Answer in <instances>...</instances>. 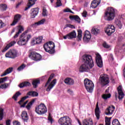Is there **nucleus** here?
Returning <instances> with one entry per match:
<instances>
[{"label": "nucleus", "mask_w": 125, "mask_h": 125, "mask_svg": "<svg viewBox=\"0 0 125 125\" xmlns=\"http://www.w3.org/2000/svg\"><path fill=\"white\" fill-rule=\"evenodd\" d=\"M82 61L83 63L80 67L79 71L81 73L88 72L90 69H92L94 66V62L90 55L84 54L82 57Z\"/></svg>", "instance_id": "nucleus-1"}, {"label": "nucleus", "mask_w": 125, "mask_h": 125, "mask_svg": "<svg viewBox=\"0 0 125 125\" xmlns=\"http://www.w3.org/2000/svg\"><path fill=\"white\" fill-rule=\"evenodd\" d=\"M43 48L49 54H53L55 53V44L52 41H50L45 43L43 45Z\"/></svg>", "instance_id": "nucleus-2"}, {"label": "nucleus", "mask_w": 125, "mask_h": 125, "mask_svg": "<svg viewBox=\"0 0 125 125\" xmlns=\"http://www.w3.org/2000/svg\"><path fill=\"white\" fill-rule=\"evenodd\" d=\"M27 33H28V30L25 31L20 36L21 39L18 42V44H19V45H25L27 44V42H29L30 39L32 38L31 34L25 36Z\"/></svg>", "instance_id": "nucleus-3"}, {"label": "nucleus", "mask_w": 125, "mask_h": 125, "mask_svg": "<svg viewBox=\"0 0 125 125\" xmlns=\"http://www.w3.org/2000/svg\"><path fill=\"white\" fill-rule=\"evenodd\" d=\"M115 9L112 7L108 8L105 13V16L107 17V21H112L115 18Z\"/></svg>", "instance_id": "nucleus-4"}, {"label": "nucleus", "mask_w": 125, "mask_h": 125, "mask_svg": "<svg viewBox=\"0 0 125 125\" xmlns=\"http://www.w3.org/2000/svg\"><path fill=\"white\" fill-rule=\"evenodd\" d=\"M84 86L88 92L91 93L93 91V88H94V84L91 80L88 79H85L84 80Z\"/></svg>", "instance_id": "nucleus-5"}, {"label": "nucleus", "mask_w": 125, "mask_h": 125, "mask_svg": "<svg viewBox=\"0 0 125 125\" xmlns=\"http://www.w3.org/2000/svg\"><path fill=\"white\" fill-rule=\"evenodd\" d=\"M35 112L38 115H43L47 112V108L43 104H41L39 105H37L35 107Z\"/></svg>", "instance_id": "nucleus-6"}, {"label": "nucleus", "mask_w": 125, "mask_h": 125, "mask_svg": "<svg viewBox=\"0 0 125 125\" xmlns=\"http://www.w3.org/2000/svg\"><path fill=\"white\" fill-rule=\"evenodd\" d=\"M59 124L61 125H72V120L69 116H65L59 119Z\"/></svg>", "instance_id": "nucleus-7"}, {"label": "nucleus", "mask_w": 125, "mask_h": 125, "mask_svg": "<svg viewBox=\"0 0 125 125\" xmlns=\"http://www.w3.org/2000/svg\"><path fill=\"white\" fill-rule=\"evenodd\" d=\"M99 80L102 85H106V84H108V83H110L109 77H108V75L106 74L101 75L100 77Z\"/></svg>", "instance_id": "nucleus-8"}, {"label": "nucleus", "mask_w": 125, "mask_h": 125, "mask_svg": "<svg viewBox=\"0 0 125 125\" xmlns=\"http://www.w3.org/2000/svg\"><path fill=\"white\" fill-rule=\"evenodd\" d=\"M29 57L34 61H40L42 59V56L36 52H31L29 55Z\"/></svg>", "instance_id": "nucleus-9"}, {"label": "nucleus", "mask_w": 125, "mask_h": 125, "mask_svg": "<svg viewBox=\"0 0 125 125\" xmlns=\"http://www.w3.org/2000/svg\"><path fill=\"white\" fill-rule=\"evenodd\" d=\"M5 57L15 59L17 57V51L14 49H10L5 54Z\"/></svg>", "instance_id": "nucleus-10"}, {"label": "nucleus", "mask_w": 125, "mask_h": 125, "mask_svg": "<svg viewBox=\"0 0 125 125\" xmlns=\"http://www.w3.org/2000/svg\"><path fill=\"white\" fill-rule=\"evenodd\" d=\"M116 28L115 26L112 25L108 24L106 26V28L105 29V32L107 34V36H111L113 33H115Z\"/></svg>", "instance_id": "nucleus-11"}, {"label": "nucleus", "mask_w": 125, "mask_h": 125, "mask_svg": "<svg viewBox=\"0 0 125 125\" xmlns=\"http://www.w3.org/2000/svg\"><path fill=\"white\" fill-rule=\"evenodd\" d=\"M96 62L98 67L102 68L103 66V62H102V58L99 53L96 54Z\"/></svg>", "instance_id": "nucleus-12"}, {"label": "nucleus", "mask_w": 125, "mask_h": 125, "mask_svg": "<svg viewBox=\"0 0 125 125\" xmlns=\"http://www.w3.org/2000/svg\"><path fill=\"white\" fill-rule=\"evenodd\" d=\"M77 37V34L75 30L72 31L71 32L66 34L65 36H63L64 40H71V39H75Z\"/></svg>", "instance_id": "nucleus-13"}, {"label": "nucleus", "mask_w": 125, "mask_h": 125, "mask_svg": "<svg viewBox=\"0 0 125 125\" xmlns=\"http://www.w3.org/2000/svg\"><path fill=\"white\" fill-rule=\"evenodd\" d=\"M21 17H22V16L19 14H17L15 15L14 18V21L11 24V26H14L15 25H16V24H17V23H18V22L20 21Z\"/></svg>", "instance_id": "nucleus-14"}, {"label": "nucleus", "mask_w": 125, "mask_h": 125, "mask_svg": "<svg viewBox=\"0 0 125 125\" xmlns=\"http://www.w3.org/2000/svg\"><path fill=\"white\" fill-rule=\"evenodd\" d=\"M115 107L114 106V105H110L107 108V109L105 110V114L107 116H108L109 115H112L113 114V112L115 111Z\"/></svg>", "instance_id": "nucleus-15"}, {"label": "nucleus", "mask_w": 125, "mask_h": 125, "mask_svg": "<svg viewBox=\"0 0 125 125\" xmlns=\"http://www.w3.org/2000/svg\"><path fill=\"white\" fill-rule=\"evenodd\" d=\"M21 117L22 121L24 123H28V120H29V115H28V113L26 111H23L21 114Z\"/></svg>", "instance_id": "nucleus-16"}, {"label": "nucleus", "mask_w": 125, "mask_h": 125, "mask_svg": "<svg viewBox=\"0 0 125 125\" xmlns=\"http://www.w3.org/2000/svg\"><path fill=\"white\" fill-rule=\"evenodd\" d=\"M100 113H101V111H100V108H99V106L98 105V102H97L95 109V115L97 120L100 119Z\"/></svg>", "instance_id": "nucleus-17"}, {"label": "nucleus", "mask_w": 125, "mask_h": 125, "mask_svg": "<svg viewBox=\"0 0 125 125\" xmlns=\"http://www.w3.org/2000/svg\"><path fill=\"white\" fill-rule=\"evenodd\" d=\"M57 83V80L56 79H54L52 81H51L46 88V91H50V90L53 88V87L55 86V84H56Z\"/></svg>", "instance_id": "nucleus-18"}, {"label": "nucleus", "mask_w": 125, "mask_h": 125, "mask_svg": "<svg viewBox=\"0 0 125 125\" xmlns=\"http://www.w3.org/2000/svg\"><path fill=\"white\" fill-rule=\"evenodd\" d=\"M39 14V8H34L31 9L30 17L31 18H35L37 15Z\"/></svg>", "instance_id": "nucleus-19"}, {"label": "nucleus", "mask_w": 125, "mask_h": 125, "mask_svg": "<svg viewBox=\"0 0 125 125\" xmlns=\"http://www.w3.org/2000/svg\"><path fill=\"white\" fill-rule=\"evenodd\" d=\"M117 90L118 91V98L120 100L121 99H123L124 97H125V94L124 93V92H123V90L122 89V86H119L117 88Z\"/></svg>", "instance_id": "nucleus-20"}, {"label": "nucleus", "mask_w": 125, "mask_h": 125, "mask_svg": "<svg viewBox=\"0 0 125 125\" xmlns=\"http://www.w3.org/2000/svg\"><path fill=\"white\" fill-rule=\"evenodd\" d=\"M90 39H91V35L90 34V32L87 30H86L85 31L84 36L83 38V41L88 42Z\"/></svg>", "instance_id": "nucleus-21"}, {"label": "nucleus", "mask_w": 125, "mask_h": 125, "mask_svg": "<svg viewBox=\"0 0 125 125\" xmlns=\"http://www.w3.org/2000/svg\"><path fill=\"white\" fill-rule=\"evenodd\" d=\"M101 2V0H93L91 2V6L92 8H96Z\"/></svg>", "instance_id": "nucleus-22"}, {"label": "nucleus", "mask_w": 125, "mask_h": 125, "mask_svg": "<svg viewBox=\"0 0 125 125\" xmlns=\"http://www.w3.org/2000/svg\"><path fill=\"white\" fill-rule=\"evenodd\" d=\"M37 0H28V3L27 4V6L25 7L24 9L25 11L26 10H28L29 8H30L31 7L33 6L35 3H36V1Z\"/></svg>", "instance_id": "nucleus-23"}, {"label": "nucleus", "mask_w": 125, "mask_h": 125, "mask_svg": "<svg viewBox=\"0 0 125 125\" xmlns=\"http://www.w3.org/2000/svg\"><path fill=\"white\" fill-rule=\"evenodd\" d=\"M31 84L30 82L28 81H25L24 82H22L21 83L19 86L20 87V88H23V87H27V86H31Z\"/></svg>", "instance_id": "nucleus-24"}, {"label": "nucleus", "mask_w": 125, "mask_h": 125, "mask_svg": "<svg viewBox=\"0 0 125 125\" xmlns=\"http://www.w3.org/2000/svg\"><path fill=\"white\" fill-rule=\"evenodd\" d=\"M15 43H16V42L15 41H13L10 42L9 44H7L5 47L2 50V52H5V51H6V50H7L9 48L11 47V46H13Z\"/></svg>", "instance_id": "nucleus-25"}, {"label": "nucleus", "mask_w": 125, "mask_h": 125, "mask_svg": "<svg viewBox=\"0 0 125 125\" xmlns=\"http://www.w3.org/2000/svg\"><path fill=\"white\" fill-rule=\"evenodd\" d=\"M69 19L72 21L74 20L75 21H76L77 23H78L79 24L81 23V18H80L79 16H70Z\"/></svg>", "instance_id": "nucleus-26"}, {"label": "nucleus", "mask_w": 125, "mask_h": 125, "mask_svg": "<svg viewBox=\"0 0 125 125\" xmlns=\"http://www.w3.org/2000/svg\"><path fill=\"white\" fill-rule=\"evenodd\" d=\"M64 83L68 85H73L75 83V81L73 79L68 78L64 80Z\"/></svg>", "instance_id": "nucleus-27"}, {"label": "nucleus", "mask_w": 125, "mask_h": 125, "mask_svg": "<svg viewBox=\"0 0 125 125\" xmlns=\"http://www.w3.org/2000/svg\"><path fill=\"white\" fill-rule=\"evenodd\" d=\"M13 71V67H9L7 68L4 72L0 75V77H4V76H6V75H8V74H10Z\"/></svg>", "instance_id": "nucleus-28"}, {"label": "nucleus", "mask_w": 125, "mask_h": 125, "mask_svg": "<svg viewBox=\"0 0 125 125\" xmlns=\"http://www.w3.org/2000/svg\"><path fill=\"white\" fill-rule=\"evenodd\" d=\"M26 95L31 96L32 97H38L39 96V93L35 91H31L27 92Z\"/></svg>", "instance_id": "nucleus-29"}, {"label": "nucleus", "mask_w": 125, "mask_h": 125, "mask_svg": "<svg viewBox=\"0 0 125 125\" xmlns=\"http://www.w3.org/2000/svg\"><path fill=\"white\" fill-rule=\"evenodd\" d=\"M40 83H41V80L40 79H35L32 81V84L34 88H37Z\"/></svg>", "instance_id": "nucleus-30"}, {"label": "nucleus", "mask_w": 125, "mask_h": 125, "mask_svg": "<svg viewBox=\"0 0 125 125\" xmlns=\"http://www.w3.org/2000/svg\"><path fill=\"white\" fill-rule=\"evenodd\" d=\"M83 125H93V122L92 121V119H89V120L84 119L83 121Z\"/></svg>", "instance_id": "nucleus-31"}, {"label": "nucleus", "mask_w": 125, "mask_h": 125, "mask_svg": "<svg viewBox=\"0 0 125 125\" xmlns=\"http://www.w3.org/2000/svg\"><path fill=\"white\" fill-rule=\"evenodd\" d=\"M23 31H24V28L23 27V26L20 25L18 32H17L14 36V39H16V38H18V36H19V35H20V34H21V33H22Z\"/></svg>", "instance_id": "nucleus-32"}, {"label": "nucleus", "mask_w": 125, "mask_h": 125, "mask_svg": "<svg viewBox=\"0 0 125 125\" xmlns=\"http://www.w3.org/2000/svg\"><path fill=\"white\" fill-rule=\"evenodd\" d=\"M91 34L93 35H95V36H97L99 33H100V29L97 28H94L93 27L91 30Z\"/></svg>", "instance_id": "nucleus-33"}, {"label": "nucleus", "mask_w": 125, "mask_h": 125, "mask_svg": "<svg viewBox=\"0 0 125 125\" xmlns=\"http://www.w3.org/2000/svg\"><path fill=\"white\" fill-rule=\"evenodd\" d=\"M83 36V31L81 29L78 30V36L77 37V40L78 42L82 41V37Z\"/></svg>", "instance_id": "nucleus-34"}, {"label": "nucleus", "mask_w": 125, "mask_h": 125, "mask_svg": "<svg viewBox=\"0 0 125 125\" xmlns=\"http://www.w3.org/2000/svg\"><path fill=\"white\" fill-rule=\"evenodd\" d=\"M55 76V75L53 73L51 74L50 75L47 82L45 84V87H46V86H47V85L48 84V83H50V82H51V80H52V79H53L54 78Z\"/></svg>", "instance_id": "nucleus-35"}, {"label": "nucleus", "mask_w": 125, "mask_h": 125, "mask_svg": "<svg viewBox=\"0 0 125 125\" xmlns=\"http://www.w3.org/2000/svg\"><path fill=\"white\" fill-rule=\"evenodd\" d=\"M7 9V5L4 3L0 4V10L1 11H5Z\"/></svg>", "instance_id": "nucleus-36"}, {"label": "nucleus", "mask_w": 125, "mask_h": 125, "mask_svg": "<svg viewBox=\"0 0 125 125\" xmlns=\"http://www.w3.org/2000/svg\"><path fill=\"white\" fill-rule=\"evenodd\" d=\"M4 109L1 107H0V121H2L3 116H4Z\"/></svg>", "instance_id": "nucleus-37"}, {"label": "nucleus", "mask_w": 125, "mask_h": 125, "mask_svg": "<svg viewBox=\"0 0 125 125\" xmlns=\"http://www.w3.org/2000/svg\"><path fill=\"white\" fill-rule=\"evenodd\" d=\"M21 94V93H20L19 91L17 92L14 95V96L12 97L13 99H14L15 101H17V98H18V97L20 96Z\"/></svg>", "instance_id": "nucleus-38"}, {"label": "nucleus", "mask_w": 125, "mask_h": 125, "mask_svg": "<svg viewBox=\"0 0 125 125\" xmlns=\"http://www.w3.org/2000/svg\"><path fill=\"white\" fill-rule=\"evenodd\" d=\"M111 96V94L108 93V94H104L103 95V99H104V100H107V99L110 98Z\"/></svg>", "instance_id": "nucleus-39"}, {"label": "nucleus", "mask_w": 125, "mask_h": 125, "mask_svg": "<svg viewBox=\"0 0 125 125\" xmlns=\"http://www.w3.org/2000/svg\"><path fill=\"white\" fill-rule=\"evenodd\" d=\"M36 39V43L40 44L42 42V37H39L38 38H35Z\"/></svg>", "instance_id": "nucleus-40"}, {"label": "nucleus", "mask_w": 125, "mask_h": 125, "mask_svg": "<svg viewBox=\"0 0 125 125\" xmlns=\"http://www.w3.org/2000/svg\"><path fill=\"white\" fill-rule=\"evenodd\" d=\"M27 98H29V96L27 95L26 96H24V97L21 98V100L18 102L19 104H21V103L24 102V101H25V100H26V99H27Z\"/></svg>", "instance_id": "nucleus-41"}, {"label": "nucleus", "mask_w": 125, "mask_h": 125, "mask_svg": "<svg viewBox=\"0 0 125 125\" xmlns=\"http://www.w3.org/2000/svg\"><path fill=\"white\" fill-rule=\"evenodd\" d=\"M116 24L118 27L119 28V29H122V27L123 26V25L122 24V23L119 20H117L115 21Z\"/></svg>", "instance_id": "nucleus-42"}, {"label": "nucleus", "mask_w": 125, "mask_h": 125, "mask_svg": "<svg viewBox=\"0 0 125 125\" xmlns=\"http://www.w3.org/2000/svg\"><path fill=\"white\" fill-rule=\"evenodd\" d=\"M8 87V83H5L4 84H1L0 85V88L3 89V88H7Z\"/></svg>", "instance_id": "nucleus-43"}, {"label": "nucleus", "mask_w": 125, "mask_h": 125, "mask_svg": "<svg viewBox=\"0 0 125 125\" xmlns=\"http://www.w3.org/2000/svg\"><path fill=\"white\" fill-rule=\"evenodd\" d=\"M45 21V20L44 19L41 20L40 21H39L38 22H36L35 25H42V24H43V23H44Z\"/></svg>", "instance_id": "nucleus-44"}, {"label": "nucleus", "mask_w": 125, "mask_h": 125, "mask_svg": "<svg viewBox=\"0 0 125 125\" xmlns=\"http://www.w3.org/2000/svg\"><path fill=\"white\" fill-rule=\"evenodd\" d=\"M7 78H8L7 77H5L4 78H1L0 79V83H4V82H6Z\"/></svg>", "instance_id": "nucleus-45"}, {"label": "nucleus", "mask_w": 125, "mask_h": 125, "mask_svg": "<svg viewBox=\"0 0 125 125\" xmlns=\"http://www.w3.org/2000/svg\"><path fill=\"white\" fill-rule=\"evenodd\" d=\"M103 46H104V48H110V47H111V45L108 44L106 42H104L103 43Z\"/></svg>", "instance_id": "nucleus-46"}, {"label": "nucleus", "mask_w": 125, "mask_h": 125, "mask_svg": "<svg viewBox=\"0 0 125 125\" xmlns=\"http://www.w3.org/2000/svg\"><path fill=\"white\" fill-rule=\"evenodd\" d=\"M48 120L49 122H50L51 124H52L53 123V119H52V117H51V114L50 113L49 114V115L48 116Z\"/></svg>", "instance_id": "nucleus-47"}, {"label": "nucleus", "mask_w": 125, "mask_h": 125, "mask_svg": "<svg viewBox=\"0 0 125 125\" xmlns=\"http://www.w3.org/2000/svg\"><path fill=\"white\" fill-rule=\"evenodd\" d=\"M31 43L32 45H35V44H38L37 43V39H36V38H34L32 39Z\"/></svg>", "instance_id": "nucleus-48"}, {"label": "nucleus", "mask_w": 125, "mask_h": 125, "mask_svg": "<svg viewBox=\"0 0 125 125\" xmlns=\"http://www.w3.org/2000/svg\"><path fill=\"white\" fill-rule=\"evenodd\" d=\"M24 68H25V65H24V64H22L18 68V71H21V70H23Z\"/></svg>", "instance_id": "nucleus-49"}, {"label": "nucleus", "mask_w": 125, "mask_h": 125, "mask_svg": "<svg viewBox=\"0 0 125 125\" xmlns=\"http://www.w3.org/2000/svg\"><path fill=\"white\" fill-rule=\"evenodd\" d=\"M63 12H70V13H73L74 14V13L73 12V11H72V10H71V9H69V8H67L63 10Z\"/></svg>", "instance_id": "nucleus-50"}, {"label": "nucleus", "mask_w": 125, "mask_h": 125, "mask_svg": "<svg viewBox=\"0 0 125 125\" xmlns=\"http://www.w3.org/2000/svg\"><path fill=\"white\" fill-rule=\"evenodd\" d=\"M57 6L59 7L62 5V3H61V1L60 0H58L56 2Z\"/></svg>", "instance_id": "nucleus-51"}, {"label": "nucleus", "mask_w": 125, "mask_h": 125, "mask_svg": "<svg viewBox=\"0 0 125 125\" xmlns=\"http://www.w3.org/2000/svg\"><path fill=\"white\" fill-rule=\"evenodd\" d=\"M111 119H112V118L105 117V123H111Z\"/></svg>", "instance_id": "nucleus-52"}, {"label": "nucleus", "mask_w": 125, "mask_h": 125, "mask_svg": "<svg viewBox=\"0 0 125 125\" xmlns=\"http://www.w3.org/2000/svg\"><path fill=\"white\" fill-rule=\"evenodd\" d=\"M42 14L43 16H47V14H46V9H43Z\"/></svg>", "instance_id": "nucleus-53"}, {"label": "nucleus", "mask_w": 125, "mask_h": 125, "mask_svg": "<svg viewBox=\"0 0 125 125\" xmlns=\"http://www.w3.org/2000/svg\"><path fill=\"white\" fill-rule=\"evenodd\" d=\"M82 15L83 17H86V15H87V12H86L85 10L83 11V13H82Z\"/></svg>", "instance_id": "nucleus-54"}, {"label": "nucleus", "mask_w": 125, "mask_h": 125, "mask_svg": "<svg viewBox=\"0 0 125 125\" xmlns=\"http://www.w3.org/2000/svg\"><path fill=\"white\" fill-rule=\"evenodd\" d=\"M31 106H32V104H31L29 103L26 106L27 110H30V109L31 108Z\"/></svg>", "instance_id": "nucleus-55"}, {"label": "nucleus", "mask_w": 125, "mask_h": 125, "mask_svg": "<svg viewBox=\"0 0 125 125\" xmlns=\"http://www.w3.org/2000/svg\"><path fill=\"white\" fill-rule=\"evenodd\" d=\"M3 25H4V23L2 22V21L0 20V28H2V27H3Z\"/></svg>", "instance_id": "nucleus-56"}, {"label": "nucleus", "mask_w": 125, "mask_h": 125, "mask_svg": "<svg viewBox=\"0 0 125 125\" xmlns=\"http://www.w3.org/2000/svg\"><path fill=\"white\" fill-rule=\"evenodd\" d=\"M22 2H23V1H21L19 2L18 4H17L16 6V8H18V7H19V6L21 5V4H22Z\"/></svg>", "instance_id": "nucleus-57"}, {"label": "nucleus", "mask_w": 125, "mask_h": 125, "mask_svg": "<svg viewBox=\"0 0 125 125\" xmlns=\"http://www.w3.org/2000/svg\"><path fill=\"white\" fill-rule=\"evenodd\" d=\"M67 92L68 93H69V94H70V95H73V93H74L73 91L72 90H71V89L67 90Z\"/></svg>", "instance_id": "nucleus-58"}, {"label": "nucleus", "mask_w": 125, "mask_h": 125, "mask_svg": "<svg viewBox=\"0 0 125 125\" xmlns=\"http://www.w3.org/2000/svg\"><path fill=\"white\" fill-rule=\"evenodd\" d=\"M13 125H20V122H18V121H15L14 122H13Z\"/></svg>", "instance_id": "nucleus-59"}, {"label": "nucleus", "mask_w": 125, "mask_h": 125, "mask_svg": "<svg viewBox=\"0 0 125 125\" xmlns=\"http://www.w3.org/2000/svg\"><path fill=\"white\" fill-rule=\"evenodd\" d=\"M66 27H69V28H74V25H72V24H66Z\"/></svg>", "instance_id": "nucleus-60"}, {"label": "nucleus", "mask_w": 125, "mask_h": 125, "mask_svg": "<svg viewBox=\"0 0 125 125\" xmlns=\"http://www.w3.org/2000/svg\"><path fill=\"white\" fill-rule=\"evenodd\" d=\"M35 101H36V99H32V100L29 102V103L30 104V105H33V104L35 103Z\"/></svg>", "instance_id": "nucleus-61"}, {"label": "nucleus", "mask_w": 125, "mask_h": 125, "mask_svg": "<svg viewBox=\"0 0 125 125\" xmlns=\"http://www.w3.org/2000/svg\"><path fill=\"white\" fill-rule=\"evenodd\" d=\"M10 120L8 119L6 121V125H10Z\"/></svg>", "instance_id": "nucleus-62"}, {"label": "nucleus", "mask_w": 125, "mask_h": 125, "mask_svg": "<svg viewBox=\"0 0 125 125\" xmlns=\"http://www.w3.org/2000/svg\"><path fill=\"white\" fill-rule=\"evenodd\" d=\"M111 125V122H105V125Z\"/></svg>", "instance_id": "nucleus-63"}, {"label": "nucleus", "mask_w": 125, "mask_h": 125, "mask_svg": "<svg viewBox=\"0 0 125 125\" xmlns=\"http://www.w3.org/2000/svg\"><path fill=\"white\" fill-rule=\"evenodd\" d=\"M28 103V101H26L24 103V105H26Z\"/></svg>", "instance_id": "nucleus-64"}]
</instances>
